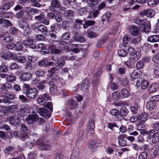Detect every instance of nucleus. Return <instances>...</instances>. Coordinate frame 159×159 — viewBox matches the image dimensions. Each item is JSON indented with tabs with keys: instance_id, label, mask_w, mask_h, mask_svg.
<instances>
[{
	"instance_id": "47",
	"label": "nucleus",
	"mask_w": 159,
	"mask_h": 159,
	"mask_svg": "<svg viewBox=\"0 0 159 159\" xmlns=\"http://www.w3.org/2000/svg\"><path fill=\"white\" fill-rule=\"evenodd\" d=\"M121 93L122 96L124 98H126L128 97L130 93L128 90L124 88L121 89Z\"/></svg>"
},
{
	"instance_id": "51",
	"label": "nucleus",
	"mask_w": 159,
	"mask_h": 159,
	"mask_svg": "<svg viewBox=\"0 0 159 159\" xmlns=\"http://www.w3.org/2000/svg\"><path fill=\"white\" fill-rule=\"evenodd\" d=\"M107 126L110 129L113 131L115 130V127L119 128V126L117 125L116 123L114 122L108 123Z\"/></svg>"
},
{
	"instance_id": "24",
	"label": "nucleus",
	"mask_w": 159,
	"mask_h": 159,
	"mask_svg": "<svg viewBox=\"0 0 159 159\" xmlns=\"http://www.w3.org/2000/svg\"><path fill=\"white\" fill-rule=\"evenodd\" d=\"M159 87L158 84L156 83L151 84L148 89V91L149 93L156 92Z\"/></svg>"
},
{
	"instance_id": "62",
	"label": "nucleus",
	"mask_w": 159,
	"mask_h": 159,
	"mask_svg": "<svg viewBox=\"0 0 159 159\" xmlns=\"http://www.w3.org/2000/svg\"><path fill=\"white\" fill-rule=\"evenodd\" d=\"M70 37V34L68 33H65L62 35L61 40L63 41L68 40Z\"/></svg>"
},
{
	"instance_id": "11",
	"label": "nucleus",
	"mask_w": 159,
	"mask_h": 159,
	"mask_svg": "<svg viewBox=\"0 0 159 159\" xmlns=\"http://www.w3.org/2000/svg\"><path fill=\"white\" fill-rule=\"evenodd\" d=\"M76 0H63V5L65 9L71 7L73 8L76 5Z\"/></svg>"
},
{
	"instance_id": "22",
	"label": "nucleus",
	"mask_w": 159,
	"mask_h": 159,
	"mask_svg": "<svg viewBox=\"0 0 159 159\" xmlns=\"http://www.w3.org/2000/svg\"><path fill=\"white\" fill-rule=\"evenodd\" d=\"M79 149L76 147L74 148L72 152L70 159H79Z\"/></svg>"
},
{
	"instance_id": "43",
	"label": "nucleus",
	"mask_w": 159,
	"mask_h": 159,
	"mask_svg": "<svg viewBox=\"0 0 159 159\" xmlns=\"http://www.w3.org/2000/svg\"><path fill=\"white\" fill-rule=\"evenodd\" d=\"M153 155L156 157L159 155V145H155L153 148Z\"/></svg>"
},
{
	"instance_id": "49",
	"label": "nucleus",
	"mask_w": 159,
	"mask_h": 159,
	"mask_svg": "<svg viewBox=\"0 0 159 159\" xmlns=\"http://www.w3.org/2000/svg\"><path fill=\"white\" fill-rule=\"evenodd\" d=\"M131 36L129 34L125 35L123 39V41L124 43V46L125 48L126 46L125 44H126L131 39Z\"/></svg>"
},
{
	"instance_id": "16",
	"label": "nucleus",
	"mask_w": 159,
	"mask_h": 159,
	"mask_svg": "<svg viewBox=\"0 0 159 159\" xmlns=\"http://www.w3.org/2000/svg\"><path fill=\"white\" fill-rule=\"evenodd\" d=\"M8 120L10 124L12 125H17L20 122L18 117L14 115L10 116Z\"/></svg>"
},
{
	"instance_id": "12",
	"label": "nucleus",
	"mask_w": 159,
	"mask_h": 159,
	"mask_svg": "<svg viewBox=\"0 0 159 159\" xmlns=\"http://www.w3.org/2000/svg\"><path fill=\"white\" fill-rule=\"evenodd\" d=\"M140 14L141 16H146L148 17L151 18L154 16L155 12L153 9H150L143 10L140 13Z\"/></svg>"
},
{
	"instance_id": "53",
	"label": "nucleus",
	"mask_w": 159,
	"mask_h": 159,
	"mask_svg": "<svg viewBox=\"0 0 159 159\" xmlns=\"http://www.w3.org/2000/svg\"><path fill=\"white\" fill-rule=\"evenodd\" d=\"M130 57L129 58V60L133 63L137 61L139 58V55L137 54L130 55Z\"/></svg>"
},
{
	"instance_id": "17",
	"label": "nucleus",
	"mask_w": 159,
	"mask_h": 159,
	"mask_svg": "<svg viewBox=\"0 0 159 159\" xmlns=\"http://www.w3.org/2000/svg\"><path fill=\"white\" fill-rule=\"evenodd\" d=\"M60 7V2L58 0H52L51 6L49 7V9L51 11H54L55 9L59 8Z\"/></svg>"
},
{
	"instance_id": "55",
	"label": "nucleus",
	"mask_w": 159,
	"mask_h": 159,
	"mask_svg": "<svg viewBox=\"0 0 159 159\" xmlns=\"http://www.w3.org/2000/svg\"><path fill=\"white\" fill-rule=\"evenodd\" d=\"M107 39L108 37L107 36H104L101 38L100 40L98 42L97 47H100L103 43L105 42Z\"/></svg>"
},
{
	"instance_id": "56",
	"label": "nucleus",
	"mask_w": 159,
	"mask_h": 159,
	"mask_svg": "<svg viewBox=\"0 0 159 159\" xmlns=\"http://www.w3.org/2000/svg\"><path fill=\"white\" fill-rule=\"evenodd\" d=\"M102 69L101 68L98 69L95 74L94 79H95V82H97L99 79L100 76L102 74Z\"/></svg>"
},
{
	"instance_id": "54",
	"label": "nucleus",
	"mask_w": 159,
	"mask_h": 159,
	"mask_svg": "<svg viewBox=\"0 0 159 159\" xmlns=\"http://www.w3.org/2000/svg\"><path fill=\"white\" fill-rule=\"evenodd\" d=\"M129 112V111L125 107H123L121 108L120 112V115L123 116H126Z\"/></svg>"
},
{
	"instance_id": "59",
	"label": "nucleus",
	"mask_w": 159,
	"mask_h": 159,
	"mask_svg": "<svg viewBox=\"0 0 159 159\" xmlns=\"http://www.w3.org/2000/svg\"><path fill=\"white\" fill-rule=\"evenodd\" d=\"M140 149L143 152H147L150 150V146L148 144H144L141 147Z\"/></svg>"
},
{
	"instance_id": "48",
	"label": "nucleus",
	"mask_w": 159,
	"mask_h": 159,
	"mask_svg": "<svg viewBox=\"0 0 159 159\" xmlns=\"http://www.w3.org/2000/svg\"><path fill=\"white\" fill-rule=\"evenodd\" d=\"M26 9L32 15H35L38 12L39 10L36 8H31L30 7H27Z\"/></svg>"
},
{
	"instance_id": "26",
	"label": "nucleus",
	"mask_w": 159,
	"mask_h": 159,
	"mask_svg": "<svg viewBox=\"0 0 159 159\" xmlns=\"http://www.w3.org/2000/svg\"><path fill=\"white\" fill-rule=\"evenodd\" d=\"M89 87V83L87 79L84 80L81 85V90L83 91L86 90Z\"/></svg>"
},
{
	"instance_id": "46",
	"label": "nucleus",
	"mask_w": 159,
	"mask_h": 159,
	"mask_svg": "<svg viewBox=\"0 0 159 159\" xmlns=\"http://www.w3.org/2000/svg\"><path fill=\"white\" fill-rule=\"evenodd\" d=\"M151 48V46L149 43H145L143 45L142 49L143 51L146 52L150 50Z\"/></svg>"
},
{
	"instance_id": "30",
	"label": "nucleus",
	"mask_w": 159,
	"mask_h": 159,
	"mask_svg": "<svg viewBox=\"0 0 159 159\" xmlns=\"http://www.w3.org/2000/svg\"><path fill=\"white\" fill-rule=\"evenodd\" d=\"M141 75V71L139 70H135L131 75V78L133 79H138L140 77Z\"/></svg>"
},
{
	"instance_id": "33",
	"label": "nucleus",
	"mask_w": 159,
	"mask_h": 159,
	"mask_svg": "<svg viewBox=\"0 0 159 159\" xmlns=\"http://www.w3.org/2000/svg\"><path fill=\"white\" fill-rule=\"evenodd\" d=\"M24 107L21 106L20 110L18 111L17 114L19 116L23 117L25 116L26 109L25 108V105H24Z\"/></svg>"
},
{
	"instance_id": "50",
	"label": "nucleus",
	"mask_w": 159,
	"mask_h": 159,
	"mask_svg": "<svg viewBox=\"0 0 159 159\" xmlns=\"http://www.w3.org/2000/svg\"><path fill=\"white\" fill-rule=\"evenodd\" d=\"M87 37L90 38H94L97 37V34L91 30H88L87 31Z\"/></svg>"
},
{
	"instance_id": "45",
	"label": "nucleus",
	"mask_w": 159,
	"mask_h": 159,
	"mask_svg": "<svg viewBox=\"0 0 159 159\" xmlns=\"http://www.w3.org/2000/svg\"><path fill=\"white\" fill-rule=\"evenodd\" d=\"M5 110L10 112H12L16 111L17 109L16 106L15 105H12L5 108Z\"/></svg>"
},
{
	"instance_id": "58",
	"label": "nucleus",
	"mask_w": 159,
	"mask_h": 159,
	"mask_svg": "<svg viewBox=\"0 0 159 159\" xmlns=\"http://www.w3.org/2000/svg\"><path fill=\"white\" fill-rule=\"evenodd\" d=\"M74 14V11L72 10H68L65 11L63 15L65 17H71Z\"/></svg>"
},
{
	"instance_id": "61",
	"label": "nucleus",
	"mask_w": 159,
	"mask_h": 159,
	"mask_svg": "<svg viewBox=\"0 0 159 159\" xmlns=\"http://www.w3.org/2000/svg\"><path fill=\"white\" fill-rule=\"evenodd\" d=\"M153 73L155 75L159 76V63H157L155 65L153 69Z\"/></svg>"
},
{
	"instance_id": "2",
	"label": "nucleus",
	"mask_w": 159,
	"mask_h": 159,
	"mask_svg": "<svg viewBox=\"0 0 159 159\" xmlns=\"http://www.w3.org/2000/svg\"><path fill=\"white\" fill-rule=\"evenodd\" d=\"M134 23L140 26L142 31L148 32L151 27L150 24L149 22L145 21L139 17H136L134 19Z\"/></svg>"
},
{
	"instance_id": "31",
	"label": "nucleus",
	"mask_w": 159,
	"mask_h": 159,
	"mask_svg": "<svg viewBox=\"0 0 159 159\" xmlns=\"http://www.w3.org/2000/svg\"><path fill=\"white\" fill-rule=\"evenodd\" d=\"M140 41L141 39L139 38H136L132 39L131 44L136 47L137 48H139L141 47L140 44Z\"/></svg>"
},
{
	"instance_id": "35",
	"label": "nucleus",
	"mask_w": 159,
	"mask_h": 159,
	"mask_svg": "<svg viewBox=\"0 0 159 159\" xmlns=\"http://www.w3.org/2000/svg\"><path fill=\"white\" fill-rule=\"evenodd\" d=\"M103 17L105 18L107 21L108 22H111L113 20L112 15L109 11H107Z\"/></svg>"
},
{
	"instance_id": "41",
	"label": "nucleus",
	"mask_w": 159,
	"mask_h": 159,
	"mask_svg": "<svg viewBox=\"0 0 159 159\" xmlns=\"http://www.w3.org/2000/svg\"><path fill=\"white\" fill-rule=\"evenodd\" d=\"M65 63V60L62 59H60L57 60L55 63V66L58 67H61L64 66Z\"/></svg>"
},
{
	"instance_id": "10",
	"label": "nucleus",
	"mask_w": 159,
	"mask_h": 159,
	"mask_svg": "<svg viewBox=\"0 0 159 159\" xmlns=\"http://www.w3.org/2000/svg\"><path fill=\"white\" fill-rule=\"evenodd\" d=\"M149 82L147 80L139 79L137 80L136 85L138 87H141L143 89H146L149 85Z\"/></svg>"
},
{
	"instance_id": "4",
	"label": "nucleus",
	"mask_w": 159,
	"mask_h": 159,
	"mask_svg": "<svg viewBox=\"0 0 159 159\" xmlns=\"http://www.w3.org/2000/svg\"><path fill=\"white\" fill-rule=\"evenodd\" d=\"M57 86L51 87L49 88L50 92L52 95H55L57 93ZM58 93L60 94H61L63 97L68 95V93L65 89H61L60 90H58Z\"/></svg>"
},
{
	"instance_id": "52",
	"label": "nucleus",
	"mask_w": 159,
	"mask_h": 159,
	"mask_svg": "<svg viewBox=\"0 0 159 159\" xmlns=\"http://www.w3.org/2000/svg\"><path fill=\"white\" fill-rule=\"evenodd\" d=\"M117 52L119 56L122 57H126L127 54V51L124 48L123 49H119Z\"/></svg>"
},
{
	"instance_id": "32",
	"label": "nucleus",
	"mask_w": 159,
	"mask_h": 159,
	"mask_svg": "<svg viewBox=\"0 0 159 159\" xmlns=\"http://www.w3.org/2000/svg\"><path fill=\"white\" fill-rule=\"evenodd\" d=\"M46 84V81L45 80H43L39 82L36 85L37 88L40 90H43L45 88V84Z\"/></svg>"
},
{
	"instance_id": "8",
	"label": "nucleus",
	"mask_w": 159,
	"mask_h": 159,
	"mask_svg": "<svg viewBox=\"0 0 159 159\" xmlns=\"http://www.w3.org/2000/svg\"><path fill=\"white\" fill-rule=\"evenodd\" d=\"M39 120L38 115L34 114L33 115H29L26 118V120L27 124L30 125H32L35 122Z\"/></svg>"
},
{
	"instance_id": "25",
	"label": "nucleus",
	"mask_w": 159,
	"mask_h": 159,
	"mask_svg": "<svg viewBox=\"0 0 159 159\" xmlns=\"http://www.w3.org/2000/svg\"><path fill=\"white\" fill-rule=\"evenodd\" d=\"M147 40L151 43L158 42L159 41V36L157 35H150L148 37Z\"/></svg>"
},
{
	"instance_id": "29",
	"label": "nucleus",
	"mask_w": 159,
	"mask_h": 159,
	"mask_svg": "<svg viewBox=\"0 0 159 159\" xmlns=\"http://www.w3.org/2000/svg\"><path fill=\"white\" fill-rule=\"evenodd\" d=\"M68 105L70 107V110L75 109L77 107V104L76 102L73 100H69L67 101Z\"/></svg>"
},
{
	"instance_id": "15",
	"label": "nucleus",
	"mask_w": 159,
	"mask_h": 159,
	"mask_svg": "<svg viewBox=\"0 0 159 159\" xmlns=\"http://www.w3.org/2000/svg\"><path fill=\"white\" fill-rule=\"evenodd\" d=\"M60 79L57 75L54 76L48 82V84L49 86L51 87L57 86L59 83L60 82Z\"/></svg>"
},
{
	"instance_id": "28",
	"label": "nucleus",
	"mask_w": 159,
	"mask_h": 159,
	"mask_svg": "<svg viewBox=\"0 0 159 159\" xmlns=\"http://www.w3.org/2000/svg\"><path fill=\"white\" fill-rule=\"evenodd\" d=\"M80 46L81 45L80 44H71V51H72V52L74 53H78L80 51Z\"/></svg>"
},
{
	"instance_id": "64",
	"label": "nucleus",
	"mask_w": 159,
	"mask_h": 159,
	"mask_svg": "<svg viewBox=\"0 0 159 159\" xmlns=\"http://www.w3.org/2000/svg\"><path fill=\"white\" fill-rule=\"evenodd\" d=\"M148 153L146 152H142L139 156V159H148Z\"/></svg>"
},
{
	"instance_id": "27",
	"label": "nucleus",
	"mask_w": 159,
	"mask_h": 159,
	"mask_svg": "<svg viewBox=\"0 0 159 159\" xmlns=\"http://www.w3.org/2000/svg\"><path fill=\"white\" fill-rule=\"evenodd\" d=\"M32 76V75L30 73L25 72L21 75V78L23 81H26L30 80Z\"/></svg>"
},
{
	"instance_id": "38",
	"label": "nucleus",
	"mask_w": 159,
	"mask_h": 159,
	"mask_svg": "<svg viewBox=\"0 0 159 159\" xmlns=\"http://www.w3.org/2000/svg\"><path fill=\"white\" fill-rule=\"evenodd\" d=\"M129 30L131 34L134 36H137L139 33L138 29L135 26H131L129 28Z\"/></svg>"
},
{
	"instance_id": "44",
	"label": "nucleus",
	"mask_w": 159,
	"mask_h": 159,
	"mask_svg": "<svg viewBox=\"0 0 159 159\" xmlns=\"http://www.w3.org/2000/svg\"><path fill=\"white\" fill-rule=\"evenodd\" d=\"M98 146V144L95 141H90L88 144V147L91 150L97 148Z\"/></svg>"
},
{
	"instance_id": "6",
	"label": "nucleus",
	"mask_w": 159,
	"mask_h": 159,
	"mask_svg": "<svg viewBox=\"0 0 159 159\" xmlns=\"http://www.w3.org/2000/svg\"><path fill=\"white\" fill-rule=\"evenodd\" d=\"M30 15L29 12L25 10L24 9L23 10L18 12L16 15V18H21L22 19L25 20L28 19L30 17Z\"/></svg>"
},
{
	"instance_id": "39",
	"label": "nucleus",
	"mask_w": 159,
	"mask_h": 159,
	"mask_svg": "<svg viewBox=\"0 0 159 159\" xmlns=\"http://www.w3.org/2000/svg\"><path fill=\"white\" fill-rule=\"evenodd\" d=\"M12 6V5H11V4L10 3L5 4L0 8V12L9 10Z\"/></svg>"
},
{
	"instance_id": "18",
	"label": "nucleus",
	"mask_w": 159,
	"mask_h": 159,
	"mask_svg": "<svg viewBox=\"0 0 159 159\" xmlns=\"http://www.w3.org/2000/svg\"><path fill=\"white\" fill-rule=\"evenodd\" d=\"M125 139L124 134H120L118 137V142L119 145L122 146H125L127 145V141L124 139Z\"/></svg>"
},
{
	"instance_id": "23",
	"label": "nucleus",
	"mask_w": 159,
	"mask_h": 159,
	"mask_svg": "<svg viewBox=\"0 0 159 159\" xmlns=\"http://www.w3.org/2000/svg\"><path fill=\"white\" fill-rule=\"evenodd\" d=\"M156 102L151 100L148 102L146 104V108L149 110H152L154 109L156 106Z\"/></svg>"
},
{
	"instance_id": "7",
	"label": "nucleus",
	"mask_w": 159,
	"mask_h": 159,
	"mask_svg": "<svg viewBox=\"0 0 159 159\" xmlns=\"http://www.w3.org/2000/svg\"><path fill=\"white\" fill-rule=\"evenodd\" d=\"M50 99V97L49 94L44 93L43 94L40 95L37 99L38 104L40 105H44L48 100Z\"/></svg>"
},
{
	"instance_id": "13",
	"label": "nucleus",
	"mask_w": 159,
	"mask_h": 159,
	"mask_svg": "<svg viewBox=\"0 0 159 159\" xmlns=\"http://www.w3.org/2000/svg\"><path fill=\"white\" fill-rule=\"evenodd\" d=\"M38 113L42 116L45 118H48L51 116L49 111L46 108H40L38 110Z\"/></svg>"
},
{
	"instance_id": "60",
	"label": "nucleus",
	"mask_w": 159,
	"mask_h": 159,
	"mask_svg": "<svg viewBox=\"0 0 159 159\" xmlns=\"http://www.w3.org/2000/svg\"><path fill=\"white\" fill-rule=\"evenodd\" d=\"M16 79V76L11 74L8 75L6 78L7 80L10 82H13L15 81Z\"/></svg>"
},
{
	"instance_id": "9",
	"label": "nucleus",
	"mask_w": 159,
	"mask_h": 159,
	"mask_svg": "<svg viewBox=\"0 0 159 159\" xmlns=\"http://www.w3.org/2000/svg\"><path fill=\"white\" fill-rule=\"evenodd\" d=\"M83 20L79 19H76L75 21L73 23V27L72 29V31L74 33H77L80 30L81 25H83Z\"/></svg>"
},
{
	"instance_id": "40",
	"label": "nucleus",
	"mask_w": 159,
	"mask_h": 159,
	"mask_svg": "<svg viewBox=\"0 0 159 159\" xmlns=\"http://www.w3.org/2000/svg\"><path fill=\"white\" fill-rule=\"evenodd\" d=\"M18 25L22 29H25L29 25L26 21L22 20L18 22Z\"/></svg>"
},
{
	"instance_id": "57",
	"label": "nucleus",
	"mask_w": 159,
	"mask_h": 159,
	"mask_svg": "<svg viewBox=\"0 0 159 159\" xmlns=\"http://www.w3.org/2000/svg\"><path fill=\"white\" fill-rule=\"evenodd\" d=\"M38 64L41 67H47L48 64V62L46 60L42 59L39 61Z\"/></svg>"
},
{
	"instance_id": "3",
	"label": "nucleus",
	"mask_w": 159,
	"mask_h": 159,
	"mask_svg": "<svg viewBox=\"0 0 159 159\" xmlns=\"http://www.w3.org/2000/svg\"><path fill=\"white\" fill-rule=\"evenodd\" d=\"M148 138L151 140L153 143H156L159 142V132L155 133L153 129H151L146 132Z\"/></svg>"
},
{
	"instance_id": "14",
	"label": "nucleus",
	"mask_w": 159,
	"mask_h": 159,
	"mask_svg": "<svg viewBox=\"0 0 159 159\" xmlns=\"http://www.w3.org/2000/svg\"><path fill=\"white\" fill-rule=\"evenodd\" d=\"M58 41L57 40H54L53 41L52 43L50 44L48 46V48L50 50L52 53L53 54H58L61 52L59 49L56 48V46L55 44L57 43Z\"/></svg>"
},
{
	"instance_id": "19",
	"label": "nucleus",
	"mask_w": 159,
	"mask_h": 159,
	"mask_svg": "<svg viewBox=\"0 0 159 159\" xmlns=\"http://www.w3.org/2000/svg\"><path fill=\"white\" fill-rule=\"evenodd\" d=\"M34 41L31 39H28L24 41L23 44L25 46H28L29 48L32 49H34L36 47L33 44Z\"/></svg>"
},
{
	"instance_id": "37",
	"label": "nucleus",
	"mask_w": 159,
	"mask_h": 159,
	"mask_svg": "<svg viewBox=\"0 0 159 159\" xmlns=\"http://www.w3.org/2000/svg\"><path fill=\"white\" fill-rule=\"evenodd\" d=\"M39 148L41 150H50L51 149V147L49 145L43 143L40 144Z\"/></svg>"
},
{
	"instance_id": "63",
	"label": "nucleus",
	"mask_w": 159,
	"mask_h": 159,
	"mask_svg": "<svg viewBox=\"0 0 159 159\" xmlns=\"http://www.w3.org/2000/svg\"><path fill=\"white\" fill-rule=\"evenodd\" d=\"M148 5L151 7H154L158 3L157 0H147Z\"/></svg>"
},
{
	"instance_id": "36",
	"label": "nucleus",
	"mask_w": 159,
	"mask_h": 159,
	"mask_svg": "<svg viewBox=\"0 0 159 159\" xmlns=\"http://www.w3.org/2000/svg\"><path fill=\"white\" fill-rule=\"evenodd\" d=\"M110 114L112 116H114L115 118H118L119 116H120V112L116 109H113L111 110L110 111Z\"/></svg>"
},
{
	"instance_id": "21",
	"label": "nucleus",
	"mask_w": 159,
	"mask_h": 159,
	"mask_svg": "<svg viewBox=\"0 0 159 159\" xmlns=\"http://www.w3.org/2000/svg\"><path fill=\"white\" fill-rule=\"evenodd\" d=\"M38 31L41 32L45 36H47L49 35V32L47 27L43 25L40 24L39 25V28H38Z\"/></svg>"
},
{
	"instance_id": "34",
	"label": "nucleus",
	"mask_w": 159,
	"mask_h": 159,
	"mask_svg": "<svg viewBox=\"0 0 159 159\" xmlns=\"http://www.w3.org/2000/svg\"><path fill=\"white\" fill-rule=\"evenodd\" d=\"M98 10L93 11H91L89 13L88 16L87 18L94 19L96 18L98 14Z\"/></svg>"
},
{
	"instance_id": "5",
	"label": "nucleus",
	"mask_w": 159,
	"mask_h": 159,
	"mask_svg": "<svg viewBox=\"0 0 159 159\" xmlns=\"http://www.w3.org/2000/svg\"><path fill=\"white\" fill-rule=\"evenodd\" d=\"M120 2L124 10L127 11L135 3L134 0H121Z\"/></svg>"
},
{
	"instance_id": "42",
	"label": "nucleus",
	"mask_w": 159,
	"mask_h": 159,
	"mask_svg": "<svg viewBox=\"0 0 159 159\" xmlns=\"http://www.w3.org/2000/svg\"><path fill=\"white\" fill-rule=\"evenodd\" d=\"M95 23V22L93 20H88L85 21L83 27L84 29L87 28L88 27L92 26Z\"/></svg>"
},
{
	"instance_id": "20",
	"label": "nucleus",
	"mask_w": 159,
	"mask_h": 159,
	"mask_svg": "<svg viewBox=\"0 0 159 159\" xmlns=\"http://www.w3.org/2000/svg\"><path fill=\"white\" fill-rule=\"evenodd\" d=\"M138 121L140 123H143L148 119V115L145 112H142L138 115Z\"/></svg>"
},
{
	"instance_id": "1",
	"label": "nucleus",
	"mask_w": 159,
	"mask_h": 159,
	"mask_svg": "<svg viewBox=\"0 0 159 159\" xmlns=\"http://www.w3.org/2000/svg\"><path fill=\"white\" fill-rule=\"evenodd\" d=\"M22 89L23 93L27 97L31 99L35 98L38 93V89L35 88H30L29 85L25 84Z\"/></svg>"
}]
</instances>
